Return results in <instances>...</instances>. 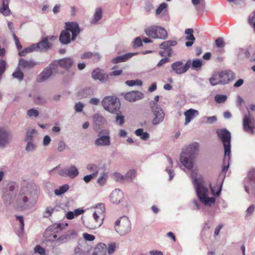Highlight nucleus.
<instances>
[{
	"label": "nucleus",
	"mask_w": 255,
	"mask_h": 255,
	"mask_svg": "<svg viewBox=\"0 0 255 255\" xmlns=\"http://www.w3.org/2000/svg\"><path fill=\"white\" fill-rule=\"evenodd\" d=\"M86 244H79L74 250L75 255H87L88 253L84 250Z\"/></svg>",
	"instance_id": "34"
},
{
	"label": "nucleus",
	"mask_w": 255,
	"mask_h": 255,
	"mask_svg": "<svg viewBox=\"0 0 255 255\" xmlns=\"http://www.w3.org/2000/svg\"><path fill=\"white\" fill-rule=\"evenodd\" d=\"M77 236V233L74 230H70L67 231L64 235L60 236L56 240L55 245H59L65 243L68 241L76 238Z\"/></svg>",
	"instance_id": "12"
},
{
	"label": "nucleus",
	"mask_w": 255,
	"mask_h": 255,
	"mask_svg": "<svg viewBox=\"0 0 255 255\" xmlns=\"http://www.w3.org/2000/svg\"><path fill=\"white\" fill-rule=\"evenodd\" d=\"M6 67V62L2 59L0 60V77L4 72Z\"/></svg>",
	"instance_id": "50"
},
{
	"label": "nucleus",
	"mask_w": 255,
	"mask_h": 255,
	"mask_svg": "<svg viewBox=\"0 0 255 255\" xmlns=\"http://www.w3.org/2000/svg\"><path fill=\"white\" fill-rule=\"evenodd\" d=\"M216 134L219 139L223 142L224 147V159L228 156L230 159L231 154V135L230 132L226 128H222L217 129Z\"/></svg>",
	"instance_id": "4"
},
{
	"label": "nucleus",
	"mask_w": 255,
	"mask_h": 255,
	"mask_svg": "<svg viewBox=\"0 0 255 255\" xmlns=\"http://www.w3.org/2000/svg\"><path fill=\"white\" fill-rule=\"evenodd\" d=\"M82 236L84 240L87 241H93L95 239V237L94 235L87 233H83Z\"/></svg>",
	"instance_id": "48"
},
{
	"label": "nucleus",
	"mask_w": 255,
	"mask_h": 255,
	"mask_svg": "<svg viewBox=\"0 0 255 255\" xmlns=\"http://www.w3.org/2000/svg\"><path fill=\"white\" fill-rule=\"evenodd\" d=\"M36 132V130L34 129H28L26 132V138L27 140H31L32 137V135Z\"/></svg>",
	"instance_id": "51"
},
{
	"label": "nucleus",
	"mask_w": 255,
	"mask_h": 255,
	"mask_svg": "<svg viewBox=\"0 0 255 255\" xmlns=\"http://www.w3.org/2000/svg\"><path fill=\"white\" fill-rule=\"evenodd\" d=\"M16 219L20 222L21 230H23L24 226L23 217L22 216H16Z\"/></svg>",
	"instance_id": "63"
},
{
	"label": "nucleus",
	"mask_w": 255,
	"mask_h": 255,
	"mask_svg": "<svg viewBox=\"0 0 255 255\" xmlns=\"http://www.w3.org/2000/svg\"><path fill=\"white\" fill-rule=\"evenodd\" d=\"M27 115L29 117H37L39 115V112L37 110L33 109L29 110L27 111Z\"/></svg>",
	"instance_id": "52"
},
{
	"label": "nucleus",
	"mask_w": 255,
	"mask_h": 255,
	"mask_svg": "<svg viewBox=\"0 0 255 255\" xmlns=\"http://www.w3.org/2000/svg\"><path fill=\"white\" fill-rule=\"evenodd\" d=\"M191 65V61L190 59L187 61L184 65L181 61L174 62L171 65V69L176 74L181 75L186 72Z\"/></svg>",
	"instance_id": "9"
},
{
	"label": "nucleus",
	"mask_w": 255,
	"mask_h": 255,
	"mask_svg": "<svg viewBox=\"0 0 255 255\" xmlns=\"http://www.w3.org/2000/svg\"><path fill=\"white\" fill-rule=\"evenodd\" d=\"M102 131L100 132L98 135L99 137L95 141V144L96 146H109L111 144L110 136L109 135V133L107 131L104 132V133H107V135L100 136V134Z\"/></svg>",
	"instance_id": "16"
},
{
	"label": "nucleus",
	"mask_w": 255,
	"mask_h": 255,
	"mask_svg": "<svg viewBox=\"0 0 255 255\" xmlns=\"http://www.w3.org/2000/svg\"><path fill=\"white\" fill-rule=\"evenodd\" d=\"M198 148L199 144L195 142L187 146L181 154V162L189 170L192 169L193 167V161L197 155Z\"/></svg>",
	"instance_id": "1"
},
{
	"label": "nucleus",
	"mask_w": 255,
	"mask_h": 255,
	"mask_svg": "<svg viewBox=\"0 0 255 255\" xmlns=\"http://www.w3.org/2000/svg\"><path fill=\"white\" fill-rule=\"evenodd\" d=\"M112 178L116 181L124 182L125 180V177L120 173L115 172L113 174Z\"/></svg>",
	"instance_id": "39"
},
{
	"label": "nucleus",
	"mask_w": 255,
	"mask_h": 255,
	"mask_svg": "<svg viewBox=\"0 0 255 255\" xmlns=\"http://www.w3.org/2000/svg\"><path fill=\"white\" fill-rule=\"evenodd\" d=\"M136 174V171L135 170H130L126 174L125 176V180H131L133 178Z\"/></svg>",
	"instance_id": "45"
},
{
	"label": "nucleus",
	"mask_w": 255,
	"mask_h": 255,
	"mask_svg": "<svg viewBox=\"0 0 255 255\" xmlns=\"http://www.w3.org/2000/svg\"><path fill=\"white\" fill-rule=\"evenodd\" d=\"M209 81L211 84L213 86L221 84V73L218 72L214 74L213 76L209 79Z\"/></svg>",
	"instance_id": "33"
},
{
	"label": "nucleus",
	"mask_w": 255,
	"mask_h": 255,
	"mask_svg": "<svg viewBox=\"0 0 255 255\" xmlns=\"http://www.w3.org/2000/svg\"><path fill=\"white\" fill-rule=\"evenodd\" d=\"M135 53H128V54L118 56L112 60L114 63H118L119 62H125L128 59L131 57L133 55H135Z\"/></svg>",
	"instance_id": "31"
},
{
	"label": "nucleus",
	"mask_w": 255,
	"mask_h": 255,
	"mask_svg": "<svg viewBox=\"0 0 255 255\" xmlns=\"http://www.w3.org/2000/svg\"><path fill=\"white\" fill-rule=\"evenodd\" d=\"M96 177V173H92L90 175H86L84 177V180L86 183H88L93 178Z\"/></svg>",
	"instance_id": "59"
},
{
	"label": "nucleus",
	"mask_w": 255,
	"mask_h": 255,
	"mask_svg": "<svg viewBox=\"0 0 255 255\" xmlns=\"http://www.w3.org/2000/svg\"><path fill=\"white\" fill-rule=\"evenodd\" d=\"M221 84H228L235 78V74L231 71L221 72Z\"/></svg>",
	"instance_id": "18"
},
{
	"label": "nucleus",
	"mask_w": 255,
	"mask_h": 255,
	"mask_svg": "<svg viewBox=\"0 0 255 255\" xmlns=\"http://www.w3.org/2000/svg\"><path fill=\"white\" fill-rule=\"evenodd\" d=\"M116 244L113 243L109 245L108 247H107V251L108 254L111 255L113 254L116 250Z\"/></svg>",
	"instance_id": "55"
},
{
	"label": "nucleus",
	"mask_w": 255,
	"mask_h": 255,
	"mask_svg": "<svg viewBox=\"0 0 255 255\" xmlns=\"http://www.w3.org/2000/svg\"><path fill=\"white\" fill-rule=\"evenodd\" d=\"M92 77L94 80H99L103 83L108 81L109 78V75L105 73L103 70L99 68L93 71Z\"/></svg>",
	"instance_id": "15"
},
{
	"label": "nucleus",
	"mask_w": 255,
	"mask_h": 255,
	"mask_svg": "<svg viewBox=\"0 0 255 255\" xmlns=\"http://www.w3.org/2000/svg\"><path fill=\"white\" fill-rule=\"evenodd\" d=\"M167 4L165 2H162L160 4L156 10V14L159 15L162 12L166 11Z\"/></svg>",
	"instance_id": "40"
},
{
	"label": "nucleus",
	"mask_w": 255,
	"mask_h": 255,
	"mask_svg": "<svg viewBox=\"0 0 255 255\" xmlns=\"http://www.w3.org/2000/svg\"><path fill=\"white\" fill-rule=\"evenodd\" d=\"M112 201L115 204H118L123 198V193L120 189H115L110 196Z\"/></svg>",
	"instance_id": "26"
},
{
	"label": "nucleus",
	"mask_w": 255,
	"mask_h": 255,
	"mask_svg": "<svg viewBox=\"0 0 255 255\" xmlns=\"http://www.w3.org/2000/svg\"><path fill=\"white\" fill-rule=\"evenodd\" d=\"M102 105L104 109L112 113H117L120 109V102L118 99L114 96H107L102 100Z\"/></svg>",
	"instance_id": "5"
},
{
	"label": "nucleus",
	"mask_w": 255,
	"mask_h": 255,
	"mask_svg": "<svg viewBox=\"0 0 255 255\" xmlns=\"http://www.w3.org/2000/svg\"><path fill=\"white\" fill-rule=\"evenodd\" d=\"M57 64V62H55ZM57 63L62 68L68 69L70 68L73 64V61L70 58H65L59 60Z\"/></svg>",
	"instance_id": "29"
},
{
	"label": "nucleus",
	"mask_w": 255,
	"mask_h": 255,
	"mask_svg": "<svg viewBox=\"0 0 255 255\" xmlns=\"http://www.w3.org/2000/svg\"><path fill=\"white\" fill-rule=\"evenodd\" d=\"M198 114L199 112L197 110L192 109L187 110L184 113V115L185 116V124L187 125L196 116L198 115Z\"/></svg>",
	"instance_id": "28"
},
{
	"label": "nucleus",
	"mask_w": 255,
	"mask_h": 255,
	"mask_svg": "<svg viewBox=\"0 0 255 255\" xmlns=\"http://www.w3.org/2000/svg\"><path fill=\"white\" fill-rule=\"evenodd\" d=\"M143 97V93L139 91H131L127 93L125 95V98L129 102H134Z\"/></svg>",
	"instance_id": "20"
},
{
	"label": "nucleus",
	"mask_w": 255,
	"mask_h": 255,
	"mask_svg": "<svg viewBox=\"0 0 255 255\" xmlns=\"http://www.w3.org/2000/svg\"><path fill=\"white\" fill-rule=\"evenodd\" d=\"M59 40L62 44H67L71 42L70 34L66 30L61 31L59 36Z\"/></svg>",
	"instance_id": "30"
},
{
	"label": "nucleus",
	"mask_w": 255,
	"mask_h": 255,
	"mask_svg": "<svg viewBox=\"0 0 255 255\" xmlns=\"http://www.w3.org/2000/svg\"><path fill=\"white\" fill-rule=\"evenodd\" d=\"M69 189V186L67 184H64L60 187L59 189H56L54 193L56 195H61L65 193Z\"/></svg>",
	"instance_id": "36"
},
{
	"label": "nucleus",
	"mask_w": 255,
	"mask_h": 255,
	"mask_svg": "<svg viewBox=\"0 0 255 255\" xmlns=\"http://www.w3.org/2000/svg\"><path fill=\"white\" fill-rule=\"evenodd\" d=\"M28 194L27 187H22L21 189L19 195L16 200L17 207L22 208L24 205H26L28 201L27 195Z\"/></svg>",
	"instance_id": "13"
},
{
	"label": "nucleus",
	"mask_w": 255,
	"mask_h": 255,
	"mask_svg": "<svg viewBox=\"0 0 255 255\" xmlns=\"http://www.w3.org/2000/svg\"><path fill=\"white\" fill-rule=\"evenodd\" d=\"M193 178V183L195 187L197 195L200 200L205 205L211 206L215 202L214 197H208V189L203 185V181L196 178Z\"/></svg>",
	"instance_id": "3"
},
{
	"label": "nucleus",
	"mask_w": 255,
	"mask_h": 255,
	"mask_svg": "<svg viewBox=\"0 0 255 255\" xmlns=\"http://www.w3.org/2000/svg\"><path fill=\"white\" fill-rule=\"evenodd\" d=\"M65 25L66 30L72 33L71 39H75L80 32V27L78 23L76 22H66Z\"/></svg>",
	"instance_id": "14"
},
{
	"label": "nucleus",
	"mask_w": 255,
	"mask_h": 255,
	"mask_svg": "<svg viewBox=\"0 0 255 255\" xmlns=\"http://www.w3.org/2000/svg\"><path fill=\"white\" fill-rule=\"evenodd\" d=\"M248 177L251 181L255 182V169H253L249 171Z\"/></svg>",
	"instance_id": "61"
},
{
	"label": "nucleus",
	"mask_w": 255,
	"mask_h": 255,
	"mask_svg": "<svg viewBox=\"0 0 255 255\" xmlns=\"http://www.w3.org/2000/svg\"><path fill=\"white\" fill-rule=\"evenodd\" d=\"M177 44V42L175 40H167L161 43L159 47L161 49L167 50V55L170 57L172 55V49L170 47L176 46Z\"/></svg>",
	"instance_id": "24"
},
{
	"label": "nucleus",
	"mask_w": 255,
	"mask_h": 255,
	"mask_svg": "<svg viewBox=\"0 0 255 255\" xmlns=\"http://www.w3.org/2000/svg\"><path fill=\"white\" fill-rule=\"evenodd\" d=\"M87 169L91 172H93V173H96V176L98 175L99 170L98 167L94 164H89L87 166Z\"/></svg>",
	"instance_id": "42"
},
{
	"label": "nucleus",
	"mask_w": 255,
	"mask_h": 255,
	"mask_svg": "<svg viewBox=\"0 0 255 255\" xmlns=\"http://www.w3.org/2000/svg\"><path fill=\"white\" fill-rule=\"evenodd\" d=\"M84 107V105L83 103L81 102L77 103L75 106V111L77 112H81L83 111Z\"/></svg>",
	"instance_id": "60"
},
{
	"label": "nucleus",
	"mask_w": 255,
	"mask_h": 255,
	"mask_svg": "<svg viewBox=\"0 0 255 255\" xmlns=\"http://www.w3.org/2000/svg\"><path fill=\"white\" fill-rule=\"evenodd\" d=\"M66 147V145L64 141L60 140L58 144L57 150L59 152L63 151L65 149Z\"/></svg>",
	"instance_id": "56"
},
{
	"label": "nucleus",
	"mask_w": 255,
	"mask_h": 255,
	"mask_svg": "<svg viewBox=\"0 0 255 255\" xmlns=\"http://www.w3.org/2000/svg\"><path fill=\"white\" fill-rule=\"evenodd\" d=\"M93 56V53L91 52H85L83 54L81 55V59H89L91 58Z\"/></svg>",
	"instance_id": "64"
},
{
	"label": "nucleus",
	"mask_w": 255,
	"mask_h": 255,
	"mask_svg": "<svg viewBox=\"0 0 255 255\" xmlns=\"http://www.w3.org/2000/svg\"><path fill=\"white\" fill-rule=\"evenodd\" d=\"M36 65H37V63L33 60L28 61L22 58H20L19 59L18 67L22 69H31Z\"/></svg>",
	"instance_id": "23"
},
{
	"label": "nucleus",
	"mask_w": 255,
	"mask_h": 255,
	"mask_svg": "<svg viewBox=\"0 0 255 255\" xmlns=\"http://www.w3.org/2000/svg\"><path fill=\"white\" fill-rule=\"evenodd\" d=\"M12 76L14 78L18 79L19 80H22L24 77L23 73L19 70V69H17L12 74Z\"/></svg>",
	"instance_id": "44"
},
{
	"label": "nucleus",
	"mask_w": 255,
	"mask_h": 255,
	"mask_svg": "<svg viewBox=\"0 0 255 255\" xmlns=\"http://www.w3.org/2000/svg\"><path fill=\"white\" fill-rule=\"evenodd\" d=\"M11 139L10 133L3 128H0V147H4L8 144Z\"/></svg>",
	"instance_id": "21"
},
{
	"label": "nucleus",
	"mask_w": 255,
	"mask_h": 255,
	"mask_svg": "<svg viewBox=\"0 0 255 255\" xmlns=\"http://www.w3.org/2000/svg\"><path fill=\"white\" fill-rule=\"evenodd\" d=\"M68 226V224L66 223L65 225L62 224H54L51 226H50L45 232V234L46 235L49 236L50 232H53L54 235H53V238L54 239H56L57 237V235L55 234L56 233H57L59 231H61L63 229H64L65 227Z\"/></svg>",
	"instance_id": "19"
},
{
	"label": "nucleus",
	"mask_w": 255,
	"mask_h": 255,
	"mask_svg": "<svg viewBox=\"0 0 255 255\" xmlns=\"http://www.w3.org/2000/svg\"><path fill=\"white\" fill-rule=\"evenodd\" d=\"M215 44L217 47L223 48L225 46V42L222 37H219L215 41Z\"/></svg>",
	"instance_id": "49"
},
{
	"label": "nucleus",
	"mask_w": 255,
	"mask_h": 255,
	"mask_svg": "<svg viewBox=\"0 0 255 255\" xmlns=\"http://www.w3.org/2000/svg\"><path fill=\"white\" fill-rule=\"evenodd\" d=\"M146 35L154 39H165L167 38V31L161 26H151L144 30Z\"/></svg>",
	"instance_id": "6"
},
{
	"label": "nucleus",
	"mask_w": 255,
	"mask_h": 255,
	"mask_svg": "<svg viewBox=\"0 0 255 255\" xmlns=\"http://www.w3.org/2000/svg\"><path fill=\"white\" fill-rule=\"evenodd\" d=\"M102 16V10L101 8H98L96 9L95 13L94 14V18L92 20V23H95L99 21Z\"/></svg>",
	"instance_id": "37"
},
{
	"label": "nucleus",
	"mask_w": 255,
	"mask_h": 255,
	"mask_svg": "<svg viewBox=\"0 0 255 255\" xmlns=\"http://www.w3.org/2000/svg\"><path fill=\"white\" fill-rule=\"evenodd\" d=\"M34 251L35 253H37L41 255H44L45 253V250L39 245H37L35 247Z\"/></svg>",
	"instance_id": "57"
},
{
	"label": "nucleus",
	"mask_w": 255,
	"mask_h": 255,
	"mask_svg": "<svg viewBox=\"0 0 255 255\" xmlns=\"http://www.w3.org/2000/svg\"><path fill=\"white\" fill-rule=\"evenodd\" d=\"M142 40L139 37H136L133 42L134 47H139L142 45Z\"/></svg>",
	"instance_id": "62"
},
{
	"label": "nucleus",
	"mask_w": 255,
	"mask_h": 255,
	"mask_svg": "<svg viewBox=\"0 0 255 255\" xmlns=\"http://www.w3.org/2000/svg\"><path fill=\"white\" fill-rule=\"evenodd\" d=\"M93 120L95 124L99 125L102 124L105 121V119L103 117L99 114H95L93 116Z\"/></svg>",
	"instance_id": "38"
},
{
	"label": "nucleus",
	"mask_w": 255,
	"mask_h": 255,
	"mask_svg": "<svg viewBox=\"0 0 255 255\" xmlns=\"http://www.w3.org/2000/svg\"><path fill=\"white\" fill-rule=\"evenodd\" d=\"M108 175L107 173H104L98 179L97 182L101 186L104 185L107 180Z\"/></svg>",
	"instance_id": "46"
},
{
	"label": "nucleus",
	"mask_w": 255,
	"mask_h": 255,
	"mask_svg": "<svg viewBox=\"0 0 255 255\" xmlns=\"http://www.w3.org/2000/svg\"><path fill=\"white\" fill-rule=\"evenodd\" d=\"M12 35L16 47L18 50H20L22 48V45L19 42V40L15 33H13Z\"/></svg>",
	"instance_id": "54"
},
{
	"label": "nucleus",
	"mask_w": 255,
	"mask_h": 255,
	"mask_svg": "<svg viewBox=\"0 0 255 255\" xmlns=\"http://www.w3.org/2000/svg\"><path fill=\"white\" fill-rule=\"evenodd\" d=\"M78 174V170L75 166H71L67 169L61 170L60 172L61 175L68 176L71 178L75 177Z\"/></svg>",
	"instance_id": "22"
},
{
	"label": "nucleus",
	"mask_w": 255,
	"mask_h": 255,
	"mask_svg": "<svg viewBox=\"0 0 255 255\" xmlns=\"http://www.w3.org/2000/svg\"><path fill=\"white\" fill-rule=\"evenodd\" d=\"M116 122L117 123H119V124L120 126L123 125L125 122L124 116L119 115L118 114H117V116L116 118Z\"/></svg>",
	"instance_id": "58"
},
{
	"label": "nucleus",
	"mask_w": 255,
	"mask_h": 255,
	"mask_svg": "<svg viewBox=\"0 0 255 255\" xmlns=\"http://www.w3.org/2000/svg\"><path fill=\"white\" fill-rule=\"evenodd\" d=\"M9 2V0H2V6L0 8V12L3 15H8L10 13L8 7Z\"/></svg>",
	"instance_id": "32"
},
{
	"label": "nucleus",
	"mask_w": 255,
	"mask_h": 255,
	"mask_svg": "<svg viewBox=\"0 0 255 255\" xmlns=\"http://www.w3.org/2000/svg\"><path fill=\"white\" fill-rule=\"evenodd\" d=\"M227 99V97L223 95H217L215 97V100L218 103H224Z\"/></svg>",
	"instance_id": "41"
},
{
	"label": "nucleus",
	"mask_w": 255,
	"mask_h": 255,
	"mask_svg": "<svg viewBox=\"0 0 255 255\" xmlns=\"http://www.w3.org/2000/svg\"><path fill=\"white\" fill-rule=\"evenodd\" d=\"M193 32L194 31L192 28H188L185 30L186 39L188 41L185 43V45L187 47L191 46L194 43L195 38L193 35Z\"/></svg>",
	"instance_id": "27"
},
{
	"label": "nucleus",
	"mask_w": 255,
	"mask_h": 255,
	"mask_svg": "<svg viewBox=\"0 0 255 255\" xmlns=\"http://www.w3.org/2000/svg\"><path fill=\"white\" fill-rule=\"evenodd\" d=\"M93 218L86 223V226L90 229L95 230L100 227L103 223L105 217V206L103 203H99L95 207Z\"/></svg>",
	"instance_id": "2"
},
{
	"label": "nucleus",
	"mask_w": 255,
	"mask_h": 255,
	"mask_svg": "<svg viewBox=\"0 0 255 255\" xmlns=\"http://www.w3.org/2000/svg\"><path fill=\"white\" fill-rule=\"evenodd\" d=\"M54 210V208L51 207H48L46 208L45 214H44V217H49L51 216L52 214L53 213V211Z\"/></svg>",
	"instance_id": "53"
},
{
	"label": "nucleus",
	"mask_w": 255,
	"mask_h": 255,
	"mask_svg": "<svg viewBox=\"0 0 255 255\" xmlns=\"http://www.w3.org/2000/svg\"><path fill=\"white\" fill-rule=\"evenodd\" d=\"M149 105L154 116L152 124L153 125H157L162 122L165 116V114L162 109L158 104L153 101L149 102Z\"/></svg>",
	"instance_id": "8"
},
{
	"label": "nucleus",
	"mask_w": 255,
	"mask_h": 255,
	"mask_svg": "<svg viewBox=\"0 0 255 255\" xmlns=\"http://www.w3.org/2000/svg\"><path fill=\"white\" fill-rule=\"evenodd\" d=\"M48 37H46L37 44H32V47L35 50L46 51L52 46V44L48 42Z\"/></svg>",
	"instance_id": "17"
},
{
	"label": "nucleus",
	"mask_w": 255,
	"mask_h": 255,
	"mask_svg": "<svg viewBox=\"0 0 255 255\" xmlns=\"http://www.w3.org/2000/svg\"><path fill=\"white\" fill-rule=\"evenodd\" d=\"M137 136H140V138L143 140L147 139L149 137V134L146 132H143V129L142 128H138L135 130V132Z\"/></svg>",
	"instance_id": "35"
},
{
	"label": "nucleus",
	"mask_w": 255,
	"mask_h": 255,
	"mask_svg": "<svg viewBox=\"0 0 255 255\" xmlns=\"http://www.w3.org/2000/svg\"><path fill=\"white\" fill-rule=\"evenodd\" d=\"M115 228L116 232L120 235H125L131 230V224L126 216L121 217L115 222Z\"/></svg>",
	"instance_id": "7"
},
{
	"label": "nucleus",
	"mask_w": 255,
	"mask_h": 255,
	"mask_svg": "<svg viewBox=\"0 0 255 255\" xmlns=\"http://www.w3.org/2000/svg\"><path fill=\"white\" fill-rule=\"evenodd\" d=\"M243 128L244 130L252 134L255 133V120L251 117V114L245 115L243 120Z\"/></svg>",
	"instance_id": "11"
},
{
	"label": "nucleus",
	"mask_w": 255,
	"mask_h": 255,
	"mask_svg": "<svg viewBox=\"0 0 255 255\" xmlns=\"http://www.w3.org/2000/svg\"><path fill=\"white\" fill-rule=\"evenodd\" d=\"M57 65L55 62L50 64L48 67L45 68L43 71L38 76L37 81L42 82L46 80L52 75L53 71L57 68Z\"/></svg>",
	"instance_id": "10"
},
{
	"label": "nucleus",
	"mask_w": 255,
	"mask_h": 255,
	"mask_svg": "<svg viewBox=\"0 0 255 255\" xmlns=\"http://www.w3.org/2000/svg\"><path fill=\"white\" fill-rule=\"evenodd\" d=\"M192 63V67L193 69H196L198 68H200L202 65V63L201 60L196 59L195 60H194Z\"/></svg>",
	"instance_id": "47"
},
{
	"label": "nucleus",
	"mask_w": 255,
	"mask_h": 255,
	"mask_svg": "<svg viewBox=\"0 0 255 255\" xmlns=\"http://www.w3.org/2000/svg\"><path fill=\"white\" fill-rule=\"evenodd\" d=\"M107 251V246L103 243L98 244L94 249L93 255H105Z\"/></svg>",
	"instance_id": "25"
},
{
	"label": "nucleus",
	"mask_w": 255,
	"mask_h": 255,
	"mask_svg": "<svg viewBox=\"0 0 255 255\" xmlns=\"http://www.w3.org/2000/svg\"><path fill=\"white\" fill-rule=\"evenodd\" d=\"M35 50V49L32 47V45L29 47L24 48L23 50L19 51V55L20 56H25L26 54L33 51Z\"/></svg>",
	"instance_id": "43"
}]
</instances>
